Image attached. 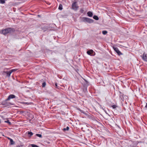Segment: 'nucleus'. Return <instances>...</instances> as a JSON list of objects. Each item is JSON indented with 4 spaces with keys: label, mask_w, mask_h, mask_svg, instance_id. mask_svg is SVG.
Returning a JSON list of instances; mask_svg holds the SVG:
<instances>
[{
    "label": "nucleus",
    "mask_w": 147,
    "mask_h": 147,
    "mask_svg": "<svg viewBox=\"0 0 147 147\" xmlns=\"http://www.w3.org/2000/svg\"><path fill=\"white\" fill-rule=\"evenodd\" d=\"M5 2V0H0V3L1 4H4Z\"/></svg>",
    "instance_id": "nucleus-18"
},
{
    "label": "nucleus",
    "mask_w": 147,
    "mask_h": 147,
    "mask_svg": "<svg viewBox=\"0 0 147 147\" xmlns=\"http://www.w3.org/2000/svg\"><path fill=\"white\" fill-rule=\"evenodd\" d=\"M10 144L11 145H13L14 144L15 142H14L13 140L12 139L10 141Z\"/></svg>",
    "instance_id": "nucleus-17"
},
{
    "label": "nucleus",
    "mask_w": 147,
    "mask_h": 147,
    "mask_svg": "<svg viewBox=\"0 0 147 147\" xmlns=\"http://www.w3.org/2000/svg\"><path fill=\"white\" fill-rule=\"evenodd\" d=\"M130 147H136L134 146H132V145H130Z\"/></svg>",
    "instance_id": "nucleus-28"
},
{
    "label": "nucleus",
    "mask_w": 147,
    "mask_h": 147,
    "mask_svg": "<svg viewBox=\"0 0 147 147\" xmlns=\"http://www.w3.org/2000/svg\"><path fill=\"white\" fill-rule=\"evenodd\" d=\"M46 83L45 82H43L42 84V87H44L46 86Z\"/></svg>",
    "instance_id": "nucleus-21"
},
{
    "label": "nucleus",
    "mask_w": 147,
    "mask_h": 147,
    "mask_svg": "<svg viewBox=\"0 0 147 147\" xmlns=\"http://www.w3.org/2000/svg\"><path fill=\"white\" fill-rule=\"evenodd\" d=\"M36 135L40 138H41L42 137V136L41 134H36Z\"/></svg>",
    "instance_id": "nucleus-22"
},
{
    "label": "nucleus",
    "mask_w": 147,
    "mask_h": 147,
    "mask_svg": "<svg viewBox=\"0 0 147 147\" xmlns=\"http://www.w3.org/2000/svg\"><path fill=\"white\" fill-rule=\"evenodd\" d=\"M94 51L92 50L91 49L90 50L88 51H87V53L88 55H90L91 56H94V55H92V53H93Z\"/></svg>",
    "instance_id": "nucleus-8"
},
{
    "label": "nucleus",
    "mask_w": 147,
    "mask_h": 147,
    "mask_svg": "<svg viewBox=\"0 0 147 147\" xmlns=\"http://www.w3.org/2000/svg\"><path fill=\"white\" fill-rule=\"evenodd\" d=\"M31 146H32V147H39L37 145L34 144H31Z\"/></svg>",
    "instance_id": "nucleus-23"
},
{
    "label": "nucleus",
    "mask_w": 147,
    "mask_h": 147,
    "mask_svg": "<svg viewBox=\"0 0 147 147\" xmlns=\"http://www.w3.org/2000/svg\"><path fill=\"white\" fill-rule=\"evenodd\" d=\"M5 73L7 74V76L9 77L10 76L11 74V73L10 70L5 71Z\"/></svg>",
    "instance_id": "nucleus-9"
},
{
    "label": "nucleus",
    "mask_w": 147,
    "mask_h": 147,
    "mask_svg": "<svg viewBox=\"0 0 147 147\" xmlns=\"http://www.w3.org/2000/svg\"><path fill=\"white\" fill-rule=\"evenodd\" d=\"M17 147H20V146H17Z\"/></svg>",
    "instance_id": "nucleus-30"
},
{
    "label": "nucleus",
    "mask_w": 147,
    "mask_h": 147,
    "mask_svg": "<svg viewBox=\"0 0 147 147\" xmlns=\"http://www.w3.org/2000/svg\"><path fill=\"white\" fill-rule=\"evenodd\" d=\"M55 85L56 86H57V83H55Z\"/></svg>",
    "instance_id": "nucleus-26"
},
{
    "label": "nucleus",
    "mask_w": 147,
    "mask_h": 147,
    "mask_svg": "<svg viewBox=\"0 0 147 147\" xmlns=\"http://www.w3.org/2000/svg\"><path fill=\"white\" fill-rule=\"evenodd\" d=\"M8 138V139L9 140H10H10H11L12 139H11V138Z\"/></svg>",
    "instance_id": "nucleus-27"
},
{
    "label": "nucleus",
    "mask_w": 147,
    "mask_h": 147,
    "mask_svg": "<svg viewBox=\"0 0 147 147\" xmlns=\"http://www.w3.org/2000/svg\"><path fill=\"white\" fill-rule=\"evenodd\" d=\"M16 96L13 94H10L9 96L7 98V100H9L10 99L15 98H16Z\"/></svg>",
    "instance_id": "nucleus-7"
},
{
    "label": "nucleus",
    "mask_w": 147,
    "mask_h": 147,
    "mask_svg": "<svg viewBox=\"0 0 147 147\" xmlns=\"http://www.w3.org/2000/svg\"><path fill=\"white\" fill-rule=\"evenodd\" d=\"M69 129V127L68 126H67L66 128H64L63 129V130L64 131H66V130L68 131Z\"/></svg>",
    "instance_id": "nucleus-16"
},
{
    "label": "nucleus",
    "mask_w": 147,
    "mask_h": 147,
    "mask_svg": "<svg viewBox=\"0 0 147 147\" xmlns=\"http://www.w3.org/2000/svg\"><path fill=\"white\" fill-rule=\"evenodd\" d=\"M145 107L147 108V103H146V104L145 106Z\"/></svg>",
    "instance_id": "nucleus-29"
},
{
    "label": "nucleus",
    "mask_w": 147,
    "mask_h": 147,
    "mask_svg": "<svg viewBox=\"0 0 147 147\" xmlns=\"http://www.w3.org/2000/svg\"><path fill=\"white\" fill-rule=\"evenodd\" d=\"M141 57H142V59L144 61L147 62V54L145 53V52L142 55H141Z\"/></svg>",
    "instance_id": "nucleus-6"
},
{
    "label": "nucleus",
    "mask_w": 147,
    "mask_h": 147,
    "mask_svg": "<svg viewBox=\"0 0 147 147\" xmlns=\"http://www.w3.org/2000/svg\"><path fill=\"white\" fill-rule=\"evenodd\" d=\"M62 5L61 4H60L58 8L60 10H61L62 9Z\"/></svg>",
    "instance_id": "nucleus-13"
},
{
    "label": "nucleus",
    "mask_w": 147,
    "mask_h": 147,
    "mask_svg": "<svg viewBox=\"0 0 147 147\" xmlns=\"http://www.w3.org/2000/svg\"><path fill=\"white\" fill-rule=\"evenodd\" d=\"M28 134L30 135L29 137H31L33 135V133L31 132L28 131Z\"/></svg>",
    "instance_id": "nucleus-14"
},
{
    "label": "nucleus",
    "mask_w": 147,
    "mask_h": 147,
    "mask_svg": "<svg viewBox=\"0 0 147 147\" xmlns=\"http://www.w3.org/2000/svg\"><path fill=\"white\" fill-rule=\"evenodd\" d=\"M23 103L24 104H27V105H29V104L28 102H23Z\"/></svg>",
    "instance_id": "nucleus-25"
},
{
    "label": "nucleus",
    "mask_w": 147,
    "mask_h": 147,
    "mask_svg": "<svg viewBox=\"0 0 147 147\" xmlns=\"http://www.w3.org/2000/svg\"><path fill=\"white\" fill-rule=\"evenodd\" d=\"M93 18L94 19L96 20H98V18L96 16H94L93 17Z\"/></svg>",
    "instance_id": "nucleus-12"
},
{
    "label": "nucleus",
    "mask_w": 147,
    "mask_h": 147,
    "mask_svg": "<svg viewBox=\"0 0 147 147\" xmlns=\"http://www.w3.org/2000/svg\"><path fill=\"white\" fill-rule=\"evenodd\" d=\"M77 3L76 1H75L72 3V8L75 11L77 10L79 7L77 5Z\"/></svg>",
    "instance_id": "nucleus-3"
},
{
    "label": "nucleus",
    "mask_w": 147,
    "mask_h": 147,
    "mask_svg": "<svg viewBox=\"0 0 147 147\" xmlns=\"http://www.w3.org/2000/svg\"><path fill=\"white\" fill-rule=\"evenodd\" d=\"M4 122L5 123H7L9 125H11V123L10 122L9 120L7 119V121H4Z\"/></svg>",
    "instance_id": "nucleus-11"
},
{
    "label": "nucleus",
    "mask_w": 147,
    "mask_h": 147,
    "mask_svg": "<svg viewBox=\"0 0 147 147\" xmlns=\"http://www.w3.org/2000/svg\"><path fill=\"white\" fill-rule=\"evenodd\" d=\"M88 16L90 17H92L93 16V13L91 11H88L87 13Z\"/></svg>",
    "instance_id": "nucleus-10"
},
{
    "label": "nucleus",
    "mask_w": 147,
    "mask_h": 147,
    "mask_svg": "<svg viewBox=\"0 0 147 147\" xmlns=\"http://www.w3.org/2000/svg\"><path fill=\"white\" fill-rule=\"evenodd\" d=\"M14 31V29L11 28H6L2 30V33L4 35L8 33H11Z\"/></svg>",
    "instance_id": "nucleus-1"
},
{
    "label": "nucleus",
    "mask_w": 147,
    "mask_h": 147,
    "mask_svg": "<svg viewBox=\"0 0 147 147\" xmlns=\"http://www.w3.org/2000/svg\"><path fill=\"white\" fill-rule=\"evenodd\" d=\"M112 107L113 109H115L117 107V106L116 105H114L112 106Z\"/></svg>",
    "instance_id": "nucleus-24"
},
{
    "label": "nucleus",
    "mask_w": 147,
    "mask_h": 147,
    "mask_svg": "<svg viewBox=\"0 0 147 147\" xmlns=\"http://www.w3.org/2000/svg\"><path fill=\"white\" fill-rule=\"evenodd\" d=\"M113 49L119 55H120L123 54L119 50L117 47H113Z\"/></svg>",
    "instance_id": "nucleus-5"
},
{
    "label": "nucleus",
    "mask_w": 147,
    "mask_h": 147,
    "mask_svg": "<svg viewBox=\"0 0 147 147\" xmlns=\"http://www.w3.org/2000/svg\"><path fill=\"white\" fill-rule=\"evenodd\" d=\"M17 70H18V69H12L10 70V71H11V73H12V72H14V71H16Z\"/></svg>",
    "instance_id": "nucleus-19"
},
{
    "label": "nucleus",
    "mask_w": 147,
    "mask_h": 147,
    "mask_svg": "<svg viewBox=\"0 0 147 147\" xmlns=\"http://www.w3.org/2000/svg\"><path fill=\"white\" fill-rule=\"evenodd\" d=\"M84 9L83 8H81L80 10V12L81 13H84Z\"/></svg>",
    "instance_id": "nucleus-20"
},
{
    "label": "nucleus",
    "mask_w": 147,
    "mask_h": 147,
    "mask_svg": "<svg viewBox=\"0 0 147 147\" xmlns=\"http://www.w3.org/2000/svg\"><path fill=\"white\" fill-rule=\"evenodd\" d=\"M8 100H7V99L3 101L1 103V104L5 106H8L10 105H13L12 104H11L9 102H7V101Z\"/></svg>",
    "instance_id": "nucleus-4"
},
{
    "label": "nucleus",
    "mask_w": 147,
    "mask_h": 147,
    "mask_svg": "<svg viewBox=\"0 0 147 147\" xmlns=\"http://www.w3.org/2000/svg\"><path fill=\"white\" fill-rule=\"evenodd\" d=\"M102 32L103 34L105 35L108 33V32L107 31L104 30L102 31Z\"/></svg>",
    "instance_id": "nucleus-15"
},
{
    "label": "nucleus",
    "mask_w": 147,
    "mask_h": 147,
    "mask_svg": "<svg viewBox=\"0 0 147 147\" xmlns=\"http://www.w3.org/2000/svg\"><path fill=\"white\" fill-rule=\"evenodd\" d=\"M82 21L85 22H87L89 23H93L94 20L90 18L86 17H83L82 18Z\"/></svg>",
    "instance_id": "nucleus-2"
}]
</instances>
